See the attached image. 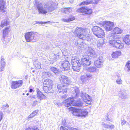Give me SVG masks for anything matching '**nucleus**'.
Wrapping results in <instances>:
<instances>
[{
    "label": "nucleus",
    "mask_w": 130,
    "mask_h": 130,
    "mask_svg": "<svg viewBox=\"0 0 130 130\" xmlns=\"http://www.w3.org/2000/svg\"><path fill=\"white\" fill-rule=\"evenodd\" d=\"M127 124L128 125H129V124L128 123H127Z\"/></svg>",
    "instance_id": "58"
},
{
    "label": "nucleus",
    "mask_w": 130,
    "mask_h": 130,
    "mask_svg": "<svg viewBox=\"0 0 130 130\" xmlns=\"http://www.w3.org/2000/svg\"><path fill=\"white\" fill-rule=\"evenodd\" d=\"M11 30L10 27H6L3 30V37L5 39L7 36L8 33Z\"/></svg>",
    "instance_id": "17"
},
{
    "label": "nucleus",
    "mask_w": 130,
    "mask_h": 130,
    "mask_svg": "<svg viewBox=\"0 0 130 130\" xmlns=\"http://www.w3.org/2000/svg\"><path fill=\"white\" fill-rule=\"evenodd\" d=\"M92 75H89L87 74L86 75V78L87 79H89L91 78H92Z\"/></svg>",
    "instance_id": "37"
},
{
    "label": "nucleus",
    "mask_w": 130,
    "mask_h": 130,
    "mask_svg": "<svg viewBox=\"0 0 130 130\" xmlns=\"http://www.w3.org/2000/svg\"><path fill=\"white\" fill-rule=\"evenodd\" d=\"M123 30L121 29L118 27H116L113 30L112 34L113 35H114L117 34H121Z\"/></svg>",
    "instance_id": "21"
},
{
    "label": "nucleus",
    "mask_w": 130,
    "mask_h": 130,
    "mask_svg": "<svg viewBox=\"0 0 130 130\" xmlns=\"http://www.w3.org/2000/svg\"><path fill=\"white\" fill-rule=\"evenodd\" d=\"M103 63L101 59H99L94 62V64L95 66L98 68L101 67L103 64Z\"/></svg>",
    "instance_id": "19"
},
{
    "label": "nucleus",
    "mask_w": 130,
    "mask_h": 130,
    "mask_svg": "<svg viewBox=\"0 0 130 130\" xmlns=\"http://www.w3.org/2000/svg\"><path fill=\"white\" fill-rule=\"evenodd\" d=\"M9 24V22L7 20H5L2 21L0 26L2 28L6 26Z\"/></svg>",
    "instance_id": "25"
},
{
    "label": "nucleus",
    "mask_w": 130,
    "mask_h": 130,
    "mask_svg": "<svg viewBox=\"0 0 130 130\" xmlns=\"http://www.w3.org/2000/svg\"><path fill=\"white\" fill-rule=\"evenodd\" d=\"M69 130H78V129L76 128L71 127L69 128Z\"/></svg>",
    "instance_id": "45"
},
{
    "label": "nucleus",
    "mask_w": 130,
    "mask_h": 130,
    "mask_svg": "<svg viewBox=\"0 0 130 130\" xmlns=\"http://www.w3.org/2000/svg\"><path fill=\"white\" fill-rule=\"evenodd\" d=\"M9 41V40H8V41Z\"/></svg>",
    "instance_id": "59"
},
{
    "label": "nucleus",
    "mask_w": 130,
    "mask_h": 130,
    "mask_svg": "<svg viewBox=\"0 0 130 130\" xmlns=\"http://www.w3.org/2000/svg\"><path fill=\"white\" fill-rule=\"evenodd\" d=\"M50 22V21H47L46 22H42L41 21L38 23L39 24H46L47 23Z\"/></svg>",
    "instance_id": "39"
},
{
    "label": "nucleus",
    "mask_w": 130,
    "mask_h": 130,
    "mask_svg": "<svg viewBox=\"0 0 130 130\" xmlns=\"http://www.w3.org/2000/svg\"><path fill=\"white\" fill-rule=\"evenodd\" d=\"M1 64L2 67H4L5 64V59L4 58H2L1 60Z\"/></svg>",
    "instance_id": "33"
},
{
    "label": "nucleus",
    "mask_w": 130,
    "mask_h": 130,
    "mask_svg": "<svg viewBox=\"0 0 130 130\" xmlns=\"http://www.w3.org/2000/svg\"><path fill=\"white\" fill-rule=\"evenodd\" d=\"M125 67L127 69L128 71H130V60H128L125 65Z\"/></svg>",
    "instance_id": "29"
},
{
    "label": "nucleus",
    "mask_w": 130,
    "mask_h": 130,
    "mask_svg": "<svg viewBox=\"0 0 130 130\" xmlns=\"http://www.w3.org/2000/svg\"><path fill=\"white\" fill-rule=\"evenodd\" d=\"M33 130H39V129L38 128H37L36 127H35L33 128Z\"/></svg>",
    "instance_id": "51"
},
{
    "label": "nucleus",
    "mask_w": 130,
    "mask_h": 130,
    "mask_svg": "<svg viewBox=\"0 0 130 130\" xmlns=\"http://www.w3.org/2000/svg\"><path fill=\"white\" fill-rule=\"evenodd\" d=\"M83 100L85 103L87 105H90L91 104L92 99L91 97L88 94H85L83 98Z\"/></svg>",
    "instance_id": "15"
},
{
    "label": "nucleus",
    "mask_w": 130,
    "mask_h": 130,
    "mask_svg": "<svg viewBox=\"0 0 130 130\" xmlns=\"http://www.w3.org/2000/svg\"><path fill=\"white\" fill-rule=\"evenodd\" d=\"M29 94L28 93H27L26 94V95H27V96H28V95H29Z\"/></svg>",
    "instance_id": "56"
},
{
    "label": "nucleus",
    "mask_w": 130,
    "mask_h": 130,
    "mask_svg": "<svg viewBox=\"0 0 130 130\" xmlns=\"http://www.w3.org/2000/svg\"><path fill=\"white\" fill-rule=\"evenodd\" d=\"M33 90L32 89H30L29 90V92H31Z\"/></svg>",
    "instance_id": "53"
},
{
    "label": "nucleus",
    "mask_w": 130,
    "mask_h": 130,
    "mask_svg": "<svg viewBox=\"0 0 130 130\" xmlns=\"http://www.w3.org/2000/svg\"><path fill=\"white\" fill-rule=\"evenodd\" d=\"M71 63L72 69L74 71L78 72L80 70L82 66L79 59L76 56L73 57L71 60Z\"/></svg>",
    "instance_id": "6"
},
{
    "label": "nucleus",
    "mask_w": 130,
    "mask_h": 130,
    "mask_svg": "<svg viewBox=\"0 0 130 130\" xmlns=\"http://www.w3.org/2000/svg\"><path fill=\"white\" fill-rule=\"evenodd\" d=\"M60 130H68L67 129L64 127L62 126H61L60 128Z\"/></svg>",
    "instance_id": "44"
},
{
    "label": "nucleus",
    "mask_w": 130,
    "mask_h": 130,
    "mask_svg": "<svg viewBox=\"0 0 130 130\" xmlns=\"http://www.w3.org/2000/svg\"><path fill=\"white\" fill-rule=\"evenodd\" d=\"M2 118V114H0V122Z\"/></svg>",
    "instance_id": "52"
},
{
    "label": "nucleus",
    "mask_w": 130,
    "mask_h": 130,
    "mask_svg": "<svg viewBox=\"0 0 130 130\" xmlns=\"http://www.w3.org/2000/svg\"><path fill=\"white\" fill-rule=\"evenodd\" d=\"M80 79L82 83H83L86 82V80H87L86 77L84 75H82L80 76Z\"/></svg>",
    "instance_id": "30"
},
{
    "label": "nucleus",
    "mask_w": 130,
    "mask_h": 130,
    "mask_svg": "<svg viewBox=\"0 0 130 130\" xmlns=\"http://www.w3.org/2000/svg\"><path fill=\"white\" fill-rule=\"evenodd\" d=\"M109 43L113 47L119 49H121L124 47V44L119 40H111L109 41Z\"/></svg>",
    "instance_id": "8"
},
{
    "label": "nucleus",
    "mask_w": 130,
    "mask_h": 130,
    "mask_svg": "<svg viewBox=\"0 0 130 130\" xmlns=\"http://www.w3.org/2000/svg\"><path fill=\"white\" fill-rule=\"evenodd\" d=\"M64 106L66 107L70 106L80 107L82 106L83 103L80 100L77 101L74 100L72 98H69L64 101Z\"/></svg>",
    "instance_id": "2"
},
{
    "label": "nucleus",
    "mask_w": 130,
    "mask_h": 130,
    "mask_svg": "<svg viewBox=\"0 0 130 130\" xmlns=\"http://www.w3.org/2000/svg\"><path fill=\"white\" fill-rule=\"evenodd\" d=\"M75 36L79 38L84 40L86 38V35L88 33L86 29L81 27H77L74 31Z\"/></svg>",
    "instance_id": "5"
},
{
    "label": "nucleus",
    "mask_w": 130,
    "mask_h": 130,
    "mask_svg": "<svg viewBox=\"0 0 130 130\" xmlns=\"http://www.w3.org/2000/svg\"><path fill=\"white\" fill-rule=\"evenodd\" d=\"M37 96L40 100L44 99L46 98V96L45 95L40 91L37 92Z\"/></svg>",
    "instance_id": "22"
},
{
    "label": "nucleus",
    "mask_w": 130,
    "mask_h": 130,
    "mask_svg": "<svg viewBox=\"0 0 130 130\" xmlns=\"http://www.w3.org/2000/svg\"><path fill=\"white\" fill-rule=\"evenodd\" d=\"M121 55V53L120 51H116L113 52L111 54L112 58H116L120 56Z\"/></svg>",
    "instance_id": "20"
},
{
    "label": "nucleus",
    "mask_w": 130,
    "mask_h": 130,
    "mask_svg": "<svg viewBox=\"0 0 130 130\" xmlns=\"http://www.w3.org/2000/svg\"><path fill=\"white\" fill-rule=\"evenodd\" d=\"M114 127V126L113 125H109V128H110L112 129V128Z\"/></svg>",
    "instance_id": "49"
},
{
    "label": "nucleus",
    "mask_w": 130,
    "mask_h": 130,
    "mask_svg": "<svg viewBox=\"0 0 130 130\" xmlns=\"http://www.w3.org/2000/svg\"><path fill=\"white\" fill-rule=\"evenodd\" d=\"M89 70L91 72H94L96 71L95 68L93 67H90L89 69Z\"/></svg>",
    "instance_id": "34"
},
{
    "label": "nucleus",
    "mask_w": 130,
    "mask_h": 130,
    "mask_svg": "<svg viewBox=\"0 0 130 130\" xmlns=\"http://www.w3.org/2000/svg\"><path fill=\"white\" fill-rule=\"evenodd\" d=\"M95 4H97L101 0H94Z\"/></svg>",
    "instance_id": "46"
},
{
    "label": "nucleus",
    "mask_w": 130,
    "mask_h": 130,
    "mask_svg": "<svg viewBox=\"0 0 130 130\" xmlns=\"http://www.w3.org/2000/svg\"><path fill=\"white\" fill-rule=\"evenodd\" d=\"M71 7L65 8L62 10V12L64 13H70V10H71Z\"/></svg>",
    "instance_id": "28"
},
{
    "label": "nucleus",
    "mask_w": 130,
    "mask_h": 130,
    "mask_svg": "<svg viewBox=\"0 0 130 130\" xmlns=\"http://www.w3.org/2000/svg\"><path fill=\"white\" fill-rule=\"evenodd\" d=\"M88 113V112H86V114Z\"/></svg>",
    "instance_id": "57"
},
{
    "label": "nucleus",
    "mask_w": 130,
    "mask_h": 130,
    "mask_svg": "<svg viewBox=\"0 0 130 130\" xmlns=\"http://www.w3.org/2000/svg\"><path fill=\"white\" fill-rule=\"evenodd\" d=\"M81 66L82 65L84 66H86L90 65V61L88 59H87L85 57H83L81 59Z\"/></svg>",
    "instance_id": "14"
},
{
    "label": "nucleus",
    "mask_w": 130,
    "mask_h": 130,
    "mask_svg": "<svg viewBox=\"0 0 130 130\" xmlns=\"http://www.w3.org/2000/svg\"><path fill=\"white\" fill-rule=\"evenodd\" d=\"M101 125L103 127L105 128H108L109 127V125L108 124H106L104 122H102Z\"/></svg>",
    "instance_id": "32"
},
{
    "label": "nucleus",
    "mask_w": 130,
    "mask_h": 130,
    "mask_svg": "<svg viewBox=\"0 0 130 130\" xmlns=\"http://www.w3.org/2000/svg\"><path fill=\"white\" fill-rule=\"evenodd\" d=\"M35 116V115H34V114H30V115L28 116V118H32Z\"/></svg>",
    "instance_id": "47"
},
{
    "label": "nucleus",
    "mask_w": 130,
    "mask_h": 130,
    "mask_svg": "<svg viewBox=\"0 0 130 130\" xmlns=\"http://www.w3.org/2000/svg\"><path fill=\"white\" fill-rule=\"evenodd\" d=\"M39 111L38 110H35L33 112L32 114H37V113H39Z\"/></svg>",
    "instance_id": "42"
},
{
    "label": "nucleus",
    "mask_w": 130,
    "mask_h": 130,
    "mask_svg": "<svg viewBox=\"0 0 130 130\" xmlns=\"http://www.w3.org/2000/svg\"><path fill=\"white\" fill-rule=\"evenodd\" d=\"M23 83V81L22 80L12 81L11 87L12 89H15L22 86Z\"/></svg>",
    "instance_id": "10"
},
{
    "label": "nucleus",
    "mask_w": 130,
    "mask_h": 130,
    "mask_svg": "<svg viewBox=\"0 0 130 130\" xmlns=\"http://www.w3.org/2000/svg\"><path fill=\"white\" fill-rule=\"evenodd\" d=\"M62 123L63 124H66V120H63L62 122Z\"/></svg>",
    "instance_id": "48"
},
{
    "label": "nucleus",
    "mask_w": 130,
    "mask_h": 130,
    "mask_svg": "<svg viewBox=\"0 0 130 130\" xmlns=\"http://www.w3.org/2000/svg\"><path fill=\"white\" fill-rule=\"evenodd\" d=\"M87 114H75V116L80 118L83 119L86 117Z\"/></svg>",
    "instance_id": "31"
},
{
    "label": "nucleus",
    "mask_w": 130,
    "mask_h": 130,
    "mask_svg": "<svg viewBox=\"0 0 130 130\" xmlns=\"http://www.w3.org/2000/svg\"><path fill=\"white\" fill-rule=\"evenodd\" d=\"M77 12L85 15H91L93 13L92 9L87 6H83L78 8L76 10Z\"/></svg>",
    "instance_id": "7"
},
{
    "label": "nucleus",
    "mask_w": 130,
    "mask_h": 130,
    "mask_svg": "<svg viewBox=\"0 0 130 130\" xmlns=\"http://www.w3.org/2000/svg\"><path fill=\"white\" fill-rule=\"evenodd\" d=\"M108 117L109 116L107 114L105 117V118L106 120L111 121V119L110 118H109Z\"/></svg>",
    "instance_id": "36"
},
{
    "label": "nucleus",
    "mask_w": 130,
    "mask_h": 130,
    "mask_svg": "<svg viewBox=\"0 0 130 130\" xmlns=\"http://www.w3.org/2000/svg\"><path fill=\"white\" fill-rule=\"evenodd\" d=\"M54 56H55V57H54V58L55 60H57L59 58V55H54Z\"/></svg>",
    "instance_id": "41"
},
{
    "label": "nucleus",
    "mask_w": 130,
    "mask_h": 130,
    "mask_svg": "<svg viewBox=\"0 0 130 130\" xmlns=\"http://www.w3.org/2000/svg\"><path fill=\"white\" fill-rule=\"evenodd\" d=\"M33 128H32L28 127L26 129V130H33Z\"/></svg>",
    "instance_id": "50"
},
{
    "label": "nucleus",
    "mask_w": 130,
    "mask_h": 130,
    "mask_svg": "<svg viewBox=\"0 0 130 130\" xmlns=\"http://www.w3.org/2000/svg\"><path fill=\"white\" fill-rule=\"evenodd\" d=\"M116 81L117 83L118 84H121L122 83V80L120 79H117Z\"/></svg>",
    "instance_id": "38"
},
{
    "label": "nucleus",
    "mask_w": 130,
    "mask_h": 130,
    "mask_svg": "<svg viewBox=\"0 0 130 130\" xmlns=\"http://www.w3.org/2000/svg\"><path fill=\"white\" fill-rule=\"evenodd\" d=\"M93 34L99 38H103L105 37V34L104 30L100 27L95 26L92 29Z\"/></svg>",
    "instance_id": "4"
},
{
    "label": "nucleus",
    "mask_w": 130,
    "mask_h": 130,
    "mask_svg": "<svg viewBox=\"0 0 130 130\" xmlns=\"http://www.w3.org/2000/svg\"><path fill=\"white\" fill-rule=\"evenodd\" d=\"M36 66L37 68L40 69L41 68V64L39 62H38L36 64Z\"/></svg>",
    "instance_id": "35"
},
{
    "label": "nucleus",
    "mask_w": 130,
    "mask_h": 130,
    "mask_svg": "<svg viewBox=\"0 0 130 130\" xmlns=\"http://www.w3.org/2000/svg\"><path fill=\"white\" fill-rule=\"evenodd\" d=\"M6 2L4 0H0V12L3 13L6 12Z\"/></svg>",
    "instance_id": "12"
},
{
    "label": "nucleus",
    "mask_w": 130,
    "mask_h": 130,
    "mask_svg": "<svg viewBox=\"0 0 130 130\" xmlns=\"http://www.w3.org/2000/svg\"><path fill=\"white\" fill-rule=\"evenodd\" d=\"M36 35L34 31L28 32L25 34V38L26 41L27 42H31L35 39Z\"/></svg>",
    "instance_id": "9"
},
{
    "label": "nucleus",
    "mask_w": 130,
    "mask_h": 130,
    "mask_svg": "<svg viewBox=\"0 0 130 130\" xmlns=\"http://www.w3.org/2000/svg\"><path fill=\"white\" fill-rule=\"evenodd\" d=\"M126 122V121L124 120H122L121 122V125H123Z\"/></svg>",
    "instance_id": "40"
},
{
    "label": "nucleus",
    "mask_w": 130,
    "mask_h": 130,
    "mask_svg": "<svg viewBox=\"0 0 130 130\" xmlns=\"http://www.w3.org/2000/svg\"><path fill=\"white\" fill-rule=\"evenodd\" d=\"M75 19V17L74 16L72 15H71L69 16V17L68 19H63L62 21L64 22H67L73 21Z\"/></svg>",
    "instance_id": "24"
},
{
    "label": "nucleus",
    "mask_w": 130,
    "mask_h": 130,
    "mask_svg": "<svg viewBox=\"0 0 130 130\" xmlns=\"http://www.w3.org/2000/svg\"><path fill=\"white\" fill-rule=\"evenodd\" d=\"M91 3V2L88 0L84 1L81 2L79 5V6L88 5Z\"/></svg>",
    "instance_id": "27"
},
{
    "label": "nucleus",
    "mask_w": 130,
    "mask_h": 130,
    "mask_svg": "<svg viewBox=\"0 0 130 130\" xmlns=\"http://www.w3.org/2000/svg\"><path fill=\"white\" fill-rule=\"evenodd\" d=\"M51 71L54 72L55 74H58L60 73V71L59 69H57L56 68L54 67H52L50 68Z\"/></svg>",
    "instance_id": "26"
},
{
    "label": "nucleus",
    "mask_w": 130,
    "mask_h": 130,
    "mask_svg": "<svg viewBox=\"0 0 130 130\" xmlns=\"http://www.w3.org/2000/svg\"><path fill=\"white\" fill-rule=\"evenodd\" d=\"M53 81L49 79H45L43 84V89L45 92L52 93L53 91Z\"/></svg>",
    "instance_id": "3"
},
{
    "label": "nucleus",
    "mask_w": 130,
    "mask_h": 130,
    "mask_svg": "<svg viewBox=\"0 0 130 130\" xmlns=\"http://www.w3.org/2000/svg\"><path fill=\"white\" fill-rule=\"evenodd\" d=\"M68 111L72 114L79 113L82 112L81 109L72 107L68 108Z\"/></svg>",
    "instance_id": "16"
},
{
    "label": "nucleus",
    "mask_w": 130,
    "mask_h": 130,
    "mask_svg": "<svg viewBox=\"0 0 130 130\" xmlns=\"http://www.w3.org/2000/svg\"><path fill=\"white\" fill-rule=\"evenodd\" d=\"M103 25L106 30L108 31L112 29L114 25V23L110 21H105L103 22Z\"/></svg>",
    "instance_id": "11"
},
{
    "label": "nucleus",
    "mask_w": 130,
    "mask_h": 130,
    "mask_svg": "<svg viewBox=\"0 0 130 130\" xmlns=\"http://www.w3.org/2000/svg\"><path fill=\"white\" fill-rule=\"evenodd\" d=\"M61 66L64 70H67L70 69V64L68 61L65 60L61 63Z\"/></svg>",
    "instance_id": "13"
},
{
    "label": "nucleus",
    "mask_w": 130,
    "mask_h": 130,
    "mask_svg": "<svg viewBox=\"0 0 130 130\" xmlns=\"http://www.w3.org/2000/svg\"><path fill=\"white\" fill-rule=\"evenodd\" d=\"M39 111L38 110H35L33 112L32 114H37V113H39Z\"/></svg>",
    "instance_id": "43"
},
{
    "label": "nucleus",
    "mask_w": 130,
    "mask_h": 130,
    "mask_svg": "<svg viewBox=\"0 0 130 130\" xmlns=\"http://www.w3.org/2000/svg\"><path fill=\"white\" fill-rule=\"evenodd\" d=\"M6 107H9V105H7L6 106Z\"/></svg>",
    "instance_id": "54"
},
{
    "label": "nucleus",
    "mask_w": 130,
    "mask_h": 130,
    "mask_svg": "<svg viewBox=\"0 0 130 130\" xmlns=\"http://www.w3.org/2000/svg\"><path fill=\"white\" fill-rule=\"evenodd\" d=\"M123 41L127 45H130V36L129 35H126L123 37Z\"/></svg>",
    "instance_id": "18"
},
{
    "label": "nucleus",
    "mask_w": 130,
    "mask_h": 130,
    "mask_svg": "<svg viewBox=\"0 0 130 130\" xmlns=\"http://www.w3.org/2000/svg\"><path fill=\"white\" fill-rule=\"evenodd\" d=\"M60 82L62 85L58 84L57 86V89L59 93L62 92L63 94L67 93L68 86L70 83V80L68 77L64 75H62L59 78Z\"/></svg>",
    "instance_id": "1"
},
{
    "label": "nucleus",
    "mask_w": 130,
    "mask_h": 130,
    "mask_svg": "<svg viewBox=\"0 0 130 130\" xmlns=\"http://www.w3.org/2000/svg\"><path fill=\"white\" fill-rule=\"evenodd\" d=\"M89 53V54H91V52H88V54Z\"/></svg>",
    "instance_id": "55"
},
{
    "label": "nucleus",
    "mask_w": 130,
    "mask_h": 130,
    "mask_svg": "<svg viewBox=\"0 0 130 130\" xmlns=\"http://www.w3.org/2000/svg\"><path fill=\"white\" fill-rule=\"evenodd\" d=\"M37 8H38L39 13L45 14L47 12V11L46 10L44 9L42 7L38 6L37 7Z\"/></svg>",
    "instance_id": "23"
}]
</instances>
